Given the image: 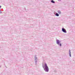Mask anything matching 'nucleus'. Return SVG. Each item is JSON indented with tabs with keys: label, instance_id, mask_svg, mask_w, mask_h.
I'll return each instance as SVG.
<instances>
[{
	"label": "nucleus",
	"instance_id": "f257e3e1",
	"mask_svg": "<svg viewBox=\"0 0 75 75\" xmlns=\"http://www.w3.org/2000/svg\"><path fill=\"white\" fill-rule=\"evenodd\" d=\"M42 67L44 69V70L45 72L49 71V68L48 67L47 63H45L44 65H42Z\"/></svg>",
	"mask_w": 75,
	"mask_h": 75
},
{
	"label": "nucleus",
	"instance_id": "0eeeda50",
	"mask_svg": "<svg viewBox=\"0 0 75 75\" xmlns=\"http://www.w3.org/2000/svg\"><path fill=\"white\" fill-rule=\"evenodd\" d=\"M51 3H55V1H54V0H52L51 1Z\"/></svg>",
	"mask_w": 75,
	"mask_h": 75
},
{
	"label": "nucleus",
	"instance_id": "9d476101",
	"mask_svg": "<svg viewBox=\"0 0 75 75\" xmlns=\"http://www.w3.org/2000/svg\"><path fill=\"white\" fill-rule=\"evenodd\" d=\"M58 1H60L61 0H58Z\"/></svg>",
	"mask_w": 75,
	"mask_h": 75
},
{
	"label": "nucleus",
	"instance_id": "20e7f679",
	"mask_svg": "<svg viewBox=\"0 0 75 75\" xmlns=\"http://www.w3.org/2000/svg\"><path fill=\"white\" fill-rule=\"evenodd\" d=\"M62 31L64 33H67V30H66V29L64 28H62Z\"/></svg>",
	"mask_w": 75,
	"mask_h": 75
},
{
	"label": "nucleus",
	"instance_id": "1a4fd4ad",
	"mask_svg": "<svg viewBox=\"0 0 75 75\" xmlns=\"http://www.w3.org/2000/svg\"><path fill=\"white\" fill-rule=\"evenodd\" d=\"M2 13V12H1V11L0 10V14H1Z\"/></svg>",
	"mask_w": 75,
	"mask_h": 75
},
{
	"label": "nucleus",
	"instance_id": "f03ea898",
	"mask_svg": "<svg viewBox=\"0 0 75 75\" xmlns=\"http://www.w3.org/2000/svg\"><path fill=\"white\" fill-rule=\"evenodd\" d=\"M56 43L58 45H59V46L60 47H61L62 45H61V43H60V41H59V40H58V39H57L56 40Z\"/></svg>",
	"mask_w": 75,
	"mask_h": 75
},
{
	"label": "nucleus",
	"instance_id": "f8f14e48",
	"mask_svg": "<svg viewBox=\"0 0 75 75\" xmlns=\"http://www.w3.org/2000/svg\"><path fill=\"white\" fill-rule=\"evenodd\" d=\"M1 67V66H0V68Z\"/></svg>",
	"mask_w": 75,
	"mask_h": 75
},
{
	"label": "nucleus",
	"instance_id": "423d86ee",
	"mask_svg": "<svg viewBox=\"0 0 75 75\" xmlns=\"http://www.w3.org/2000/svg\"><path fill=\"white\" fill-rule=\"evenodd\" d=\"M57 12L59 14H61V12L60 10L58 11Z\"/></svg>",
	"mask_w": 75,
	"mask_h": 75
},
{
	"label": "nucleus",
	"instance_id": "9b49d317",
	"mask_svg": "<svg viewBox=\"0 0 75 75\" xmlns=\"http://www.w3.org/2000/svg\"><path fill=\"white\" fill-rule=\"evenodd\" d=\"M1 6H0V8H1Z\"/></svg>",
	"mask_w": 75,
	"mask_h": 75
},
{
	"label": "nucleus",
	"instance_id": "6e6552de",
	"mask_svg": "<svg viewBox=\"0 0 75 75\" xmlns=\"http://www.w3.org/2000/svg\"><path fill=\"white\" fill-rule=\"evenodd\" d=\"M56 16H57V17H58L59 16V14H58L56 12V14H55Z\"/></svg>",
	"mask_w": 75,
	"mask_h": 75
},
{
	"label": "nucleus",
	"instance_id": "39448f33",
	"mask_svg": "<svg viewBox=\"0 0 75 75\" xmlns=\"http://www.w3.org/2000/svg\"><path fill=\"white\" fill-rule=\"evenodd\" d=\"M71 50H69V54L70 57H71Z\"/></svg>",
	"mask_w": 75,
	"mask_h": 75
},
{
	"label": "nucleus",
	"instance_id": "7ed1b4c3",
	"mask_svg": "<svg viewBox=\"0 0 75 75\" xmlns=\"http://www.w3.org/2000/svg\"><path fill=\"white\" fill-rule=\"evenodd\" d=\"M34 59L35 62V64L36 65H37V57H36V55L35 56Z\"/></svg>",
	"mask_w": 75,
	"mask_h": 75
}]
</instances>
